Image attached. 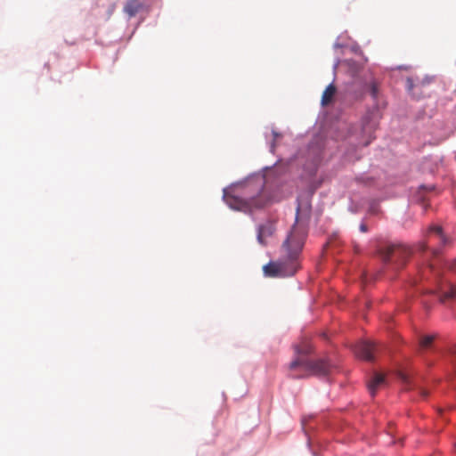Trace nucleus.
<instances>
[{
	"instance_id": "nucleus-4",
	"label": "nucleus",
	"mask_w": 456,
	"mask_h": 456,
	"mask_svg": "<svg viewBox=\"0 0 456 456\" xmlns=\"http://www.w3.org/2000/svg\"><path fill=\"white\" fill-rule=\"evenodd\" d=\"M378 254L387 269L397 271L405 266L411 255V250L401 243H392L380 247L378 249Z\"/></svg>"
},
{
	"instance_id": "nucleus-22",
	"label": "nucleus",
	"mask_w": 456,
	"mask_h": 456,
	"mask_svg": "<svg viewBox=\"0 0 456 456\" xmlns=\"http://www.w3.org/2000/svg\"><path fill=\"white\" fill-rule=\"evenodd\" d=\"M455 387H456V380L453 381V384H452Z\"/></svg>"
},
{
	"instance_id": "nucleus-10",
	"label": "nucleus",
	"mask_w": 456,
	"mask_h": 456,
	"mask_svg": "<svg viewBox=\"0 0 456 456\" xmlns=\"http://www.w3.org/2000/svg\"><path fill=\"white\" fill-rule=\"evenodd\" d=\"M428 234L430 237L436 238L443 244H445L447 242V238L444 235L442 228L440 226H430L428 230Z\"/></svg>"
},
{
	"instance_id": "nucleus-3",
	"label": "nucleus",
	"mask_w": 456,
	"mask_h": 456,
	"mask_svg": "<svg viewBox=\"0 0 456 456\" xmlns=\"http://www.w3.org/2000/svg\"><path fill=\"white\" fill-rule=\"evenodd\" d=\"M264 187V177H257L246 183L244 190L248 197L240 198L224 193V199L226 204L232 209L245 213L251 212L254 209L265 208L270 202L271 198Z\"/></svg>"
},
{
	"instance_id": "nucleus-1",
	"label": "nucleus",
	"mask_w": 456,
	"mask_h": 456,
	"mask_svg": "<svg viewBox=\"0 0 456 456\" xmlns=\"http://www.w3.org/2000/svg\"><path fill=\"white\" fill-rule=\"evenodd\" d=\"M299 208H297V216ZM306 237V228L297 220L292 226L289 234L282 244L284 259L277 262H270L263 268L264 273L269 277L292 276L297 271L299 265L297 257L303 248Z\"/></svg>"
},
{
	"instance_id": "nucleus-17",
	"label": "nucleus",
	"mask_w": 456,
	"mask_h": 456,
	"mask_svg": "<svg viewBox=\"0 0 456 456\" xmlns=\"http://www.w3.org/2000/svg\"><path fill=\"white\" fill-rule=\"evenodd\" d=\"M407 86H408V89L411 91L412 90L413 88V84H412V80L411 78H407Z\"/></svg>"
},
{
	"instance_id": "nucleus-16",
	"label": "nucleus",
	"mask_w": 456,
	"mask_h": 456,
	"mask_svg": "<svg viewBox=\"0 0 456 456\" xmlns=\"http://www.w3.org/2000/svg\"><path fill=\"white\" fill-rule=\"evenodd\" d=\"M399 378H400V379H401V380H402L403 382H404V383H408V382H409V381H408V379H409L408 376H407L406 374L403 373V372H400V373H399Z\"/></svg>"
},
{
	"instance_id": "nucleus-6",
	"label": "nucleus",
	"mask_w": 456,
	"mask_h": 456,
	"mask_svg": "<svg viewBox=\"0 0 456 456\" xmlns=\"http://www.w3.org/2000/svg\"><path fill=\"white\" fill-rule=\"evenodd\" d=\"M377 350L378 346L376 344L367 341L359 342L354 346V354L366 361H373V355Z\"/></svg>"
},
{
	"instance_id": "nucleus-8",
	"label": "nucleus",
	"mask_w": 456,
	"mask_h": 456,
	"mask_svg": "<svg viewBox=\"0 0 456 456\" xmlns=\"http://www.w3.org/2000/svg\"><path fill=\"white\" fill-rule=\"evenodd\" d=\"M142 8L140 0H127L124 5L123 11L128 18L134 17Z\"/></svg>"
},
{
	"instance_id": "nucleus-11",
	"label": "nucleus",
	"mask_w": 456,
	"mask_h": 456,
	"mask_svg": "<svg viewBox=\"0 0 456 456\" xmlns=\"http://www.w3.org/2000/svg\"><path fill=\"white\" fill-rule=\"evenodd\" d=\"M375 128H376L375 124L364 119L363 126H362V133L368 134V136H369V140H367L366 142H363L364 146H367L370 142V141L372 139V134L375 131Z\"/></svg>"
},
{
	"instance_id": "nucleus-5",
	"label": "nucleus",
	"mask_w": 456,
	"mask_h": 456,
	"mask_svg": "<svg viewBox=\"0 0 456 456\" xmlns=\"http://www.w3.org/2000/svg\"><path fill=\"white\" fill-rule=\"evenodd\" d=\"M276 232V223L273 220H266L260 224L256 229V240L262 246L268 244V240L273 238Z\"/></svg>"
},
{
	"instance_id": "nucleus-15",
	"label": "nucleus",
	"mask_w": 456,
	"mask_h": 456,
	"mask_svg": "<svg viewBox=\"0 0 456 456\" xmlns=\"http://www.w3.org/2000/svg\"><path fill=\"white\" fill-rule=\"evenodd\" d=\"M272 134H273V142H271L270 147H271V151L273 152L274 149H275V142L278 139L281 138V134L274 129L272 131Z\"/></svg>"
},
{
	"instance_id": "nucleus-21",
	"label": "nucleus",
	"mask_w": 456,
	"mask_h": 456,
	"mask_svg": "<svg viewBox=\"0 0 456 456\" xmlns=\"http://www.w3.org/2000/svg\"><path fill=\"white\" fill-rule=\"evenodd\" d=\"M426 249V246H422V250H425Z\"/></svg>"
},
{
	"instance_id": "nucleus-12",
	"label": "nucleus",
	"mask_w": 456,
	"mask_h": 456,
	"mask_svg": "<svg viewBox=\"0 0 456 456\" xmlns=\"http://www.w3.org/2000/svg\"><path fill=\"white\" fill-rule=\"evenodd\" d=\"M435 335H427L423 336L419 339V346L421 349H428L431 346L433 341L435 340Z\"/></svg>"
},
{
	"instance_id": "nucleus-13",
	"label": "nucleus",
	"mask_w": 456,
	"mask_h": 456,
	"mask_svg": "<svg viewBox=\"0 0 456 456\" xmlns=\"http://www.w3.org/2000/svg\"><path fill=\"white\" fill-rule=\"evenodd\" d=\"M448 298H456V285L450 284L449 290L441 297V301Z\"/></svg>"
},
{
	"instance_id": "nucleus-20",
	"label": "nucleus",
	"mask_w": 456,
	"mask_h": 456,
	"mask_svg": "<svg viewBox=\"0 0 456 456\" xmlns=\"http://www.w3.org/2000/svg\"><path fill=\"white\" fill-rule=\"evenodd\" d=\"M451 354L452 355H456V346H452V348L451 349Z\"/></svg>"
},
{
	"instance_id": "nucleus-2",
	"label": "nucleus",
	"mask_w": 456,
	"mask_h": 456,
	"mask_svg": "<svg viewBox=\"0 0 456 456\" xmlns=\"http://www.w3.org/2000/svg\"><path fill=\"white\" fill-rule=\"evenodd\" d=\"M313 351V346L308 341H303L295 346L296 358L289 365V375L292 379H305L310 376H327L331 365L323 359L310 361L307 359Z\"/></svg>"
},
{
	"instance_id": "nucleus-9",
	"label": "nucleus",
	"mask_w": 456,
	"mask_h": 456,
	"mask_svg": "<svg viewBox=\"0 0 456 456\" xmlns=\"http://www.w3.org/2000/svg\"><path fill=\"white\" fill-rule=\"evenodd\" d=\"M337 89L333 84H330L322 95V105H329L336 94Z\"/></svg>"
},
{
	"instance_id": "nucleus-19",
	"label": "nucleus",
	"mask_w": 456,
	"mask_h": 456,
	"mask_svg": "<svg viewBox=\"0 0 456 456\" xmlns=\"http://www.w3.org/2000/svg\"><path fill=\"white\" fill-rule=\"evenodd\" d=\"M420 394H421V396L425 398V397L428 396V392L427 390H425V389H421L420 390Z\"/></svg>"
},
{
	"instance_id": "nucleus-7",
	"label": "nucleus",
	"mask_w": 456,
	"mask_h": 456,
	"mask_svg": "<svg viewBox=\"0 0 456 456\" xmlns=\"http://www.w3.org/2000/svg\"><path fill=\"white\" fill-rule=\"evenodd\" d=\"M386 384L385 376L381 373H374L373 377L368 383V389L372 396L375 395L376 391Z\"/></svg>"
},
{
	"instance_id": "nucleus-14",
	"label": "nucleus",
	"mask_w": 456,
	"mask_h": 456,
	"mask_svg": "<svg viewBox=\"0 0 456 456\" xmlns=\"http://www.w3.org/2000/svg\"><path fill=\"white\" fill-rule=\"evenodd\" d=\"M369 91H370V95L376 99L379 95V85L376 81H372L370 85H369Z\"/></svg>"
},
{
	"instance_id": "nucleus-18",
	"label": "nucleus",
	"mask_w": 456,
	"mask_h": 456,
	"mask_svg": "<svg viewBox=\"0 0 456 456\" xmlns=\"http://www.w3.org/2000/svg\"><path fill=\"white\" fill-rule=\"evenodd\" d=\"M360 231L362 232H366L368 231L367 225L365 224H361L360 225Z\"/></svg>"
}]
</instances>
